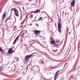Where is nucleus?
<instances>
[{"label":"nucleus","instance_id":"f03ea898","mask_svg":"<svg viewBox=\"0 0 80 80\" xmlns=\"http://www.w3.org/2000/svg\"><path fill=\"white\" fill-rule=\"evenodd\" d=\"M36 53V54H38V53H37L36 52H34V53L32 54L31 55L27 56L26 57V58H25V60H26L27 62H28V61L30 58V57H32V55H33V54H35Z\"/></svg>","mask_w":80,"mask_h":80},{"label":"nucleus","instance_id":"4468645a","mask_svg":"<svg viewBox=\"0 0 80 80\" xmlns=\"http://www.w3.org/2000/svg\"><path fill=\"white\" fill-rule=\"evenodd\" d=\"M54 78L55 80H56V79H57V76H56L55 78V77H54Z\"/></svg>","mask_w":80,"mask_h":80},{"label":"nucleus","instance_id":"4be33fe9","mask_svg":"<svg viewBox=\"0 0 80 80\" xmlns=\"http://www.w3.org/2000/svg\"><path fill=\"white\" fill-rule=\"evenodd\" d=\"M24 34V33H23V34H22V35H23Z\"/></svg>","mask_w":80,"mask_h":80},{"label":"nucleus","instance_id":"9d476101","mask_svg":"<svg viewBox=\"0 0 80 80\" xmlns=\"http://www.w3.org/2000/svg\"><path fill=\"white\" fill-rule=\"evenodd\" d=\"M59 71H58L57 72H56V73L55 74V77H56V76H58V72Z\"/></svg>","mask_w":80,"mask_h":80},{"label":"nucleus","instance_id":"dca6fc26","mask_svg":"<svg viewBox=\"0 0 80 80\" xmlns=\"http://www.w3.org/2000/svg\"><path fill=\"white\" fill-rule=\"evenodd\" d=\"M36 25H37V27H38V24H36Z\"/></svg>","mask_w":80,"mask_h":80},{"label":"nucleus","instance_id":"412c9836","mask_svg":"<svg viewBox=\"0 0 80 80\" xmlns=\"http://www.w3.org/2000/svg\"><path fill=\"white\" fill-rule=\"evenodd\" d=\"M59 1H60V2H61L62 0H59Z\"/></svg>","mask_w":80,"mask_h":80},{"label":"nucleus","instance_id":"393cba45","mask_svg":"<svg viewBox=\"0 0 80 80\" xmlns=\"http://www.w3.org/2000/svg\"><path fill=\"white\" fill-rule=\"evenodd\" d=\"M28 66H29V65H28Z\"/></svg>","mask_w":80,"mask_h":80},{"label":"nucleus","instance_id":"423d86ee","mask_svg":"<svg viewBox=\"0 0 80 80\" xmlns=\"http://www.w3.org/2000/svg\"><path fill=\"white\" fill-rule=\"evenodd\" d=\"M51 43L53 45H55V40L52 38H51Z\"/></svg>","mask_w":80,"mask_h":80},{"label":"nucleus","instance_id":"20e7f679","mask_svg":"<svg viewBox=\"0 0 80 80\" xmlns=\"http://www.w3.org/2000/svg\"><path fill=\"white\" fill-rule=\"evenodd\" d=\"M75 3V0H73L71 3V7H74Z\"/></svg>","mask_w":80,"mask_h":80},{"label":"nucleus","instance_id":"aec40b11","mask_svg":"<svg viewBox=\"0 0 80 80\" xmlns=\"http://www.w3.org/2000/svg\"><path fill=\"white\" fill-rule=\"evenodd\" d=\"M71 33V32H69V35H70V33Z\"/></svg>","mask_w":80,"mask_h":80},{"label":"nucleus","instance_id":"b1692460","mask_svg":"<svg viewBox=\"0 0 80 80\" xmlns=\"http://www.w3.org/2000/svg\"><path fill=\"white\" fill-rule=\"evenodd\" d=\"M55 46H53V47H54Z\"/></svg>","mask_w":80,"mask_h":80},{"label":"nucleus","instance_id":"6e6552de","mask_svg":"<svg viewBox=\"0 0 80 80\" xmlns=\"http://www.w3.org/2000/svg\"><path fill=\"white\" fill-rule=\"evenodd\" d=\"M9 53H13V49L12 48H10L9 49Z\"/></svg>","mask_w":80,"mask_h":80},{"label":"nucleus","instance_id":"6ab92c4d","mask_svg":"<svg viewBox=\"0 0 80 80\" xmlns=\"http://www.w3.org/2000/svg\"><path fill=\"white\" fill-rule=\"evenodd\" d=\"M22 9H23V10H24V7H22Z\"/></svg>","mask_w":80,"mask_h":80},{"label":"nucleus","instance_id":"ddd939ff","mask_svg":"<svg viewBox=\"0 0 80 80\" xmlns=\"http://www.w3.org/2000/svg\"><path fill=\"white\" fill-rule=\"evenodd\" d=\"M42 19V18L41 17L38 19V20H41Z\"/></svg>","mask_w":80,"mask_h":80},{"label":"nucleus","instance_id":"1a4fd4ad","mask_svg":"<svg viewBox=\"0 0 80 80\" xmlns=\"http://www.w3.org/2000/svg\"><path fill=\"white\" fill-rule=\"evenodd\" d=\"M40 31L39 30L35 31V34L39 33H40Z\"/></svg>","mask_w":80,"mask_h":80},{"label":"nucleus","instance_id":"5701e85b","mask_svg":"<svg viewBox=\"0 0 80 80\" xmlns=\"http://www.w3.org/2000/svg\"><path fill=\"white\" fill-rule=\"evenodd\" d=\"M30 25H32V24H30Z\"/></svg>","mask_w":80,"mask_h":80},{"label":"nucleus","instance_id":"2eb2a0df","mask_svg":"<svg viewBox=\"0 0 80 80\" xmlns=\"http://www.w3.org/2000/svg\"><path fill=\"white\" fill-rule=\"evenodd\" d=\"M2 48L0 47V51L2 52Z\"/></svg>","mask_w":80,"mask_h":80},{"label":"nucleus","instance_id":"7ed1b4c3","mask_svg":"<svg viewBox=\"0 0 80 80\" xmlns=\"http://www.w3.org/2000/svg\"><path fill=\"white\" fill-rule=\"evenodd\" d=\"M62 27V25H61V23H58V30L60 32V33H61V28Z\"/></svg>","mask_w":80,"mask_h":80},{"label":"nucleus","instance_id":"39448f33","mask_svg":"<svg viewBox=\"0 0 80 80\" xmlns=\"http://www.w3.org/2000/svg\"><path fill=\"white\" fill-rule=\"evenodd\" d=\"M21 33H20L19 34V35L16 38V39H15L14 42H13V45H14V44H15V42H17V40H18V39L19 38V37L20 36V34H21Z\"/></svg>","mask_w":80,"mask_h":80},{"label":"nucleus","instance_id":"f3484780","mask_svg":"<svg viewBox=\"0 0 80 80\" xmlns=\"http://www.w3.org/2000/svg\"><path fill=\"white\" fill-rule=\"evenodd\" d=\"M67 63H65V65H64V67H65V65H67Z\"/></svg>","mask_w":80,"mask_h":80},{"label":"nucleus","instance_id":"f257e3e1","mask_svg":"<svg viewBox=\"0 0 80 80\" xmlns=\"http://www.w3.org/2000/svg\"><path fill=\"white\" fill-rule=\"evenodd\" d=\"M14 11V14L16 17H18L19 15L18 14V10L17 9V8H13L11 9V13H12V11Z\"/></svg>","mask_w":80,"mask_h":80},{"label":"nucleus","instance_id":"f8f14e48","mask_svg":"<svg viewBox=\"0 0 80 80\" xmlns=\"http://www.w3.org/2000/svg\"><path fill=\"white\" fill-rule=\"evenodd\" d=\"M2 70H3V68L2 67H0V71H2Z\"/></svg>","mask_w":80,"mask_h":80},{"label":"nucleus","instance_id":"0eeeda50","mask_svg":"<svg viewBox=\"0 0 80 80\" xmlns=\"http://www.w3.org/2000/svg\"><path fill=\"white\" fill-rule=\"evenodd\" d=\"M40 12V10H36L34 12V13H39Z\"/></svg>","mask_w":80,"mask_h":80},{"label":"nucleus","instance_id":"a211bd4d","mask_svg":"<svg viewBox=\"0 0 80 80\" xmlns=\"http://www.w3.org/2000/svg\"><path fill=\"white\" fill-rule=\"evenodd\" d=\"M28 66H27V67H26V69L27 70V69H28Z\"/></svg>","mask_w":80,"mask_h":80},{"label":"nucleus","instance_id":"9b49d317","mask_svg":"<svg viewBox=\"0 0 80 80\" xmlns=\"http://www.w3.org/2000/svg\"><path fill=\"white\" fill-rule=\"evenodd\" d=\"M2 17L3 18H4V17H5V12L2 15Z\"/></svg>","mask_w":80,"mask_h":80}]
</instances>
